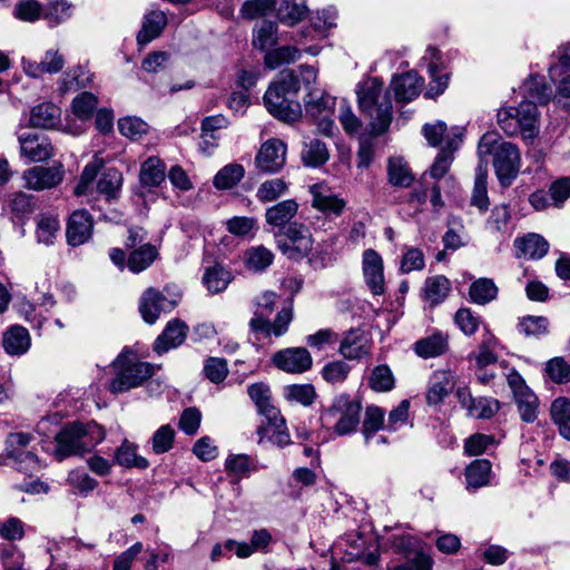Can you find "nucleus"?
<instances>
[{
	"instance_id": "nucleus-30",
	"label": "nucleus",
	"mask_w": 570,
	"mask_h": 570,
	"mask_svg": "<svg viewBox=\"0 0 570 570\" xmlns=\"http://www.w3.org/2000/svg\"><path fill=\"white\" fill-rule=\"evenodd\" d=\"M167 23V17L164 11L154 10L145 16L141 30L137 35V41L140 45H147L157 38Z\"/></svg>"
},
{
	"instance_id": "nucleus-42",
	"label": "nucleus",
	"mask_w": 570,
	"mask_h": 570,
	"mask_svg": "<svg viewBox=\"0 0 570 570\" xmlns=\"http://www.w3.org/2000/svg\"><path fill=\"white\" fill-rule=\"evenodd\" d=\"M43 20L49 27H56L72 16V4L68 0H49L42 7Z\"/></svg>"
},
{
	"instance_id": "nucleus-10",
	"label": "nucleus",
	"mask_w": 570,
	"mask_h": 570,
	"mask_svg": "<svg viewBox=\"0 0 570 570\" xmlns=\"http://www.w3.org/2000/svg\"><path fill=\"white\" fill-rule=\"evenodd\" d=\"M23 186L29 190L42 191L59 186L65 178L61 163L51 166H35L22 173Z\"/></svg>"
},
{
	"instance_id": "nucleus-35",
	"label": "nucleus",
	"mask_w": 570,
	"mask_h": 570,
	"mask_svg": "<svg viewBox=\"0 0 570 570\" xmlns=\"http://www.w3.org/2000/svg\"><path fill=\"white\" fill-rule=\"evenodd\" d=\"M550 415L562 438L570 441V400L563 396L553 400Z\"/></svg>"
},
{
	"instance_id": "nucleus-58",
	"label": "nucleus",
	"mask_w": 570,
	"mask_h": 570,
	"mask_svg": "<svg viewBox=\"0 0 570 570\" xmlns=\"http://www.w3.org/2000/svg\"><path fill=\"white\" fill-rule=\"evenodd\" d=\"M497 344L498 340L493 335L487 334L483 336L478 347V352L474 355V360L479 368L494 364L498 361V355L494 351Z\"/></svg>"
},
{
	"instance_id": "nucleus-64",
	"label": "nucleus",
	"mask_w": 570,
	"mask_h": 570,
	"mask_svg": "<svg viewBox=\"0 0 570 570\" xmlns=\"http://www.w3.org/2000/svg\"><path fill=\"white\" fill-rule=\"evenodd\" d=\"M13 16L24 22H35L43 19L42 6L36 0L19 1L13 9Z\"/></svg>"
},
{
	"instance_id": "nucleus-31",
	"label": "nucleus",
	"mask_w": 570,
	"mask_h": 570,
	"mask_svg": "<svg viewBox=\"0 0 570 570\" xmlns=\"http://www.w3.org/2000/svg\"><path fill=\"white\" fill-rule=\"evenodd\" d=\"M158 257V249L150 243H144L135 248L127 258V267L138 274L147 269Z\"/></svg>"
},
{
	"instance_id": "nucleus-37",
	"label": "nucleus",
	"mask_w": 570,
	"mask_h": 570,
	"mask_svg": "<svg viewBox=\"0 0 570 570\" xmlns=\"http://www.w3.org/2000/svg\"><path fill=\"white\" fill-rule=\"evenodd\" d=\"M387 178L391 185L401 188H407L414 181V176L409 165L401 157H393L389 159Z\"/></svg>"
},
{
	"instance_id": "nucleus-36",
	"label": "nucleus",
	"mask_w": 570,
	"mask_h": 570,
	"mask_svg": "<svg viewBox=\"0 0 570 570\" xmlns=\"http://www.w3.org/2000/svg\"><path fill=\"white\" fill-rule=\"evenodd\" d=\"M307 11L305 0H282L277 8V18L282 23L292 27L303 20Z\"/></svg>"
},
{
	"instance_id": "nucleus-60",
	"label": "nucleus",
	"mask_w": 570,
	"mask_h": 570,
	"mask_svg": "<svg viewBox=\"0 0 570 570\" xmlns=\"http://www.w3.org/2000/svg\"><path fill=\"white\" fill-rule=\"evenodd\" d=\"M118 129L122 136L136 140L147 134L149 126L138 117H124L118 121Z\"/></svg>"
},
{
	"instance_id": "nucleus-26",
	"label": "nucleus",
	"mask_w": 570,
	"mask_h": 570,
	"mask_svg": "<svg viewBox=\"0 0 570 570\" xmlns=\"http://www.w3.org/2000/svg\"><path fill=\"white\" fill-rule=\"evenodd\" d=\"M31 344V338L27 328L20 325L9 327L2 340L4 351L10 355L20 356L24 354Z\"/></svg>"
},
{
	"instance_id": "nucleus-25",
	"label": "nucleus",
	"mask_w": 570,
	"mask_h": 570,
	"mask_svg": "<svg viewBox=\"0 0 570 570\" xmlns=\"http://www.w3.org/2000/svg\"><path fill=\"white\" fill-rule=\"evenodd\" d=\"M514 246L518 256H523L527 259H541L549 250V243L541 235L534 233L517 238Z\"/></svg>"
},
{
	"instance_id": "nucleus-40",
	"label": "nucleus",
	"mask_w": 570,
	"mask_h": 570,
	"mask_svg": "<svg viewBox=\"0 0 570 570\" xmlns=\"http://www.w3.org/2000/svg\"><path fill=\"white\" fill-rule=\"evenodd\" d=\"M60 232V222L53 214H40L37 217L36 235L40 244L50 246Z\"/></svg>"
},
{
	"instance_id": "nucleus-32",
	"label": "nucleus",
	"mask_w": 570,
	"mask_h": 570,
	"mask_svg": "<svg viewBox=\"0 0 570 570\" xmlns=\"http://www.w3.org/2000/svg\"><path fill=\"white\" fill-rule=\"evenodd\" d=\"M523 100L534 101L538 105L547 104L551 96L552 90L546 83L543 77L530 76L521 87Z\"/></svg>"
},
{
	"instance_id": "nucleus-21",
	"label": "nucleus",
	"mask_w": 570,
	"mask_h": 570,
	"mask_svg": "<svg viewBox=\"0 0 570 570\" xmlns=\"http://www.w3.org/2000/svg\"><path fill=\"white\" fill-rule=\"evenodd\" d=\"M423 87V79L414 71L395 76L391 81V89L400 102H409L419 97Z\"/></svg>"
},
{
	"instance_id": "nucleus-47",
	"label": "nucleus",
	"mask_w": 570,
	"mask_h": 570,
	"mask_svg": "<svg viewBox=\"0 0 570 570\" xmlns=\"http://www.w3.org/2000/svg\"><path fill=\"white\" fill-rule=\"evenodd\" d=\"M301 56L299 50L294 46H283L276 49H271L265 53L264 62L267 68L276 69L284 63L296 61Z\"/></svg>"
},
{
	"instance_id": "nucleus-11",
	"label": "nucleus",
	"mask_w": 570,
	"mask_h": 570,
	"mask_svg": "<svg viewBox=\"0 0 570 570\" xmlns=\"http://www.w3.org/2000/svg\"><path fill=\"white\" fill-rule=\"evenodd\" d=\"M493 166L500 184L502 186L511 185L520 169L518 147L508 141L499 144L493 155Z\"/></svg>"
},
{
	"instance_id": "nucleus-23",
	"label": "nucleus",
	"mask_w": 570,
	"mask_h": 570,
	"mask_svg": "<svg viewBox=\"0 0 570 570\" xmlns=\"http://www.w3.org/2000/svg\"><path fill=\"white\" fill-rule=\"evenodd\" d=\"M187 326L179 320L168 322L164 332L156 338L154 343V351L157 354H163L179 346L186 338Z\"/></svg>"
},
{
	"instance_id": "nucleus-55",
	"label": "nucleus",
	"mask_w": 570,
	"mask_h": 570,
	"mask_svg": "<svg viewBox=\"0 0 570 570\" xmlns=\"http://www.w3.org/2000/svg\"><path fill=\"white\" fill-rule=\"evenodd\" d=\"M176 431L170 424H164L151 436V449L155 454H164L173 449Z\"/></svg>"
},
{
	"instance_id": "nucleus-27",
	"label": "nucleus",
	"mask_w": 570,
	"mask_h": 570,
	"mask_svg": "<svg viewBox=\"0 0 570 570\" xmlns=\"http://www.w3.org/2000/svg\"><path fill=\"white\" fill-rule=\"evenodd\" d=\"M337 10L334 7H328L322 11H317L313 18L312 27L303 29L298 33V38H295L297 43H303L307 35L313 30L322 37L326 36V32L332 28L336 27Z\"/></svg>"
},
{
	"instance_id": "nucleus-4",
	"label": "nucleus",
	"mask_w": 570,
	"mask_h": 570,
	"mask_svg": "<svg viewBox=\"0 0 570 570\" xmlns=\"http://www.w3.org/2000/svg\"><path fill=\"white\" fill-rule=\"evenodd\" d=\"M277 294L266 291L255 298L254 316L249 321L250 331L258 335L257 338L279 337L284 335L293 320L291 308L281 309L274 322L268 320L277 303Z\"/></svg>"
},
{
	"instance_id": "nucleus-16",
	"label": "nucleus",
	"mask_w": 570,
	"mask_h": 570,
	"mask_svg": "<svg viewBox=\"0 0 570 570\" xmlns=\"http://www.w3.org/2000/svg\"><path fill=\"white\" fill-rule=\"evenodd\" d=\"M274 364L287 373H304L313 364L312 356L305 347H289L273 356Z\"/></svg>"
},
{
	"instance_id": "nucleus-43",
	"label": "nucleus",
	"mask_w": 570,
	"mask_h": 570,
	"mask_svg": "<svg viewBox=\"0 0 570 570\" xmlns=\"http://www.w3.org/2000/svg\"><path fill=\"white\" fill-rule=\"evenodd\" d=\"M488 167L487 164L479 163L475 170L474 187L471 197V205L485 212L490 205L487 188Z\"/></svg>"
},
{
	"instance_id": "nucleus-9",
	"label": "nucleus",
	"mask_w": 570,
	"mask_h": 570,
	"mask_svg": "<svg viewBox=\"0 0 570 570\" xmlns=\"http://www.w3.org/2000/svg\"><path fill=\"white\" fill-rule=\"evenodd\" d=\"M167 292V287L164 292L155 287L144 291L139 299V313L146 323H156L161 313H170L177 306L180 295Z\"/></svg>"
},
{
	"instance_id": "nucleus-38",
	"label": "nucleus",
	"mask_w": 570,
	"mask_h": 570,
	"mask_svg": "<svg viewBox=\"0 0 570 570\" xmlns=\"http://www.w3.org/2000/svg\"><path fill=\"white\" fill-rule=\"evenodd\" d=\"M498 292V286L493 279L481 277L470 285L469 297L474 304L487 305L497 298Z\"/></svg>"
},
{
	"instance_id": "nucleus-24",
	"label": "nucleus",
	"mask_w": 570,
	"mask_h": 570,
	"mask_svg": "<svg viewBox=\"0 0 570 570\" xmlns=\"http://www.w3.org/2000/svg\"><path fill=\"white\" fill-rule=\"evenodd\" d=\"M449 348V337L441 332L433 333L416 341L413 351L421 358H432L443 355Z\"/></svg>"
},
{
	"instance_id": "nucleus-19",
	"label": "nucleus",
	"mask_w": 570,
	"mask_h": 570,
	"mask_svg": "<svg viewBox=\"0 0 570 570\" xmlns=\"http://www.w3.org/2000/svg\"><path fill=\"white\" fill-rule=\"evenodd\" d=\"M92 218L86 209L75 210L67 225V242L71 246H79L85 244L92 233Z\"/></svg>"
},
{
	"instance_id": "nucleus-14",
	"label": "nucleus",
	"mask_w": 570,
	"mask_h": 570,
	"mask_svg": "<svg viewBox=\"0 0 570 570\" xmlns=\"http://www.w3.org/2000/svg\"><path fill=\"white\" fill-rule=\"evenodd\" d=\"M20 155L29 161L40 163L53 155L51 140L43 134L24 132L19 135Z\"/></svg>"
},
{
	"instance_id": "nucleus-45",
	"label": "nucleus",
	"mask_w": 570,
	"mask_h": 570,
	"mask_svg": "<svg viewBox=\"0 0 570 570\" xmlns=\"http://www.w3.org/2000/svg\"><path fill=\"white\" fill-rule=\"evenodd\" d=\"M384 411L375 405L367 406L362 425V434L366 444H371L375 434L384 426Z\"/></svg>"
},
{
	"instance_id": "nucleus-53",
	"label": "nucleus",
	"mask_w": 570,
	"mask_h": 570,
	"mask_svg": "<svg viewBox=\"0 0 570 570\" xmlns=\"http://www.w3.org/2000/svg\"><path fill=\"white\" fill-rule=\"evenodd\" d=\"M274 259V254L264 246L249 248L245 254L246 267L254 272L266 269Z\"/></svg>"
},
{
	"instance_id": "nucleus-2",
	"label": "nucleus",
	"mask_w": 570,
	"mask_h": 570,
	"mask_svg": "<svg viewBox=\"0 0 570 570\" xmlns=\"http://www.w3.org/2000/svg\"><path fill=\"white\" fill-rule=\"evenodd\" d=\"M356 94L358 108L368 118L372 134L385 132L392 120V101L383 89V81L367 78L357 86Z\"/></svg>"
},
{
	"instance_id": "nucleus-1",
	"label": "nucleus",
	"mask_w": 570,
	"mask_h": 570,
	"mask_svg": "<svg viewBox=\"0 0 570 570\" xmlns=\"http://www.w3.org/2000/svg\"><path fill=\"white\" fill-rule=\"evenodd\" d=\"M298 91L299 79L296 73L293 70L282 71L263 97L267 111L281 121H296L302 116V107L296 99Z\"/></svg>"
},
{
	"instance_id": "nucleus-7",
	"label": "nucleus",
	"mask_w": 570,
	"mask_h": 570,
	"mask_svg": "<svg viewBox=\"0 0 570 570\" xmlns=\"http://www.w3.org/2000/svg\"><path fill=\"white\" fill-rule=\"evenodd\" d=\"M115 377L109 383L110 392L115 394L125 393L141 385L155 373V367L148 362L135 360L131 353H121L112 362Z\"/></svg>"
},
{
	"instance_id": "nucleus-63",
	"label": "nucleus",
	"mask_w": 570,
	"mask_h": 570,
	"mask_svg": "<svg viewBox=\"0 0 570 570\" xmlns=\"http://www.w3.org/2000/svg\"><path fill=\"white\" fill-rule=\"evenodd\" d=\"M276 8V0H246L240 13L246 19H257L266 16Z\"/></svg>"
},
{
	"instance_id": "nucleus-29",
	"label": "nucleus",
	"mask_w": 570,
	"mask_h": 570,
	"mask_svg": "<svg viewBox=\"0 0 570 570\" xmlns=\"http://www.w3.org/2000/svg\"><path fill=\"white\" fill-rule=\"evenodd\" d=\"M60 121V108L50 102H43L35 106L30 114V124L32 127L45 129L55 128Z\"/></svg>"
},
{
	"instance_id": "nucleus-62",
	"label": "nucleus",
	"mask_w": 570,
	"mask_h": 570,
	"mask_svg": "<svg viewBox=\"0 0 570 570\" xmlns=\"http://www.w3.org/2000/svg\"><path fill=\"white\" fill-rule=\"evenodd\" d=\"M8 458L13 460L19 471L29 475L38 472L42 468L39 458L30 451L17 452L16 450H11V455H8Z\"/></svg>"
},
{
	"instance_id": "nucleus-3",
	"label": "nucleus",
	"mask_w": 570,
	"mask_h": 570,
	"mask_svg": "<svg viewBox=\"0 0 570 570\" xmlns=\"http://www.w3.org/2000/svg\"><path fill=\"white\" fill-rule=\"evenodd\" d=\"M105 439L104 429L96 422H71L55 434L53 455L58 461L91 451Z\"/></svg>"
},
{
	"instance_id": "nucleus-46",
	"label": "nucleus",
	"mask_w": 570,
	"mask_h": 570,
	"mask_svg": "<svg viewBox=\"0 0 570 570\" xmlns=\"http://www.w3.org/2000/svg\"><path fill=\"white\" fill-rule=\"evenodd\" d=\"M288 190L287 183L282 178H272L263 181L256 191L261 203H272L284 196Z\"/></svg>"
},
{
	"instance_id": "nucleus-33",
	"label": "nucleus",
	"mask_w": 570,
	"mask_h": 570,
	"mask_svg": "<svg viewBox=\"0 0 570 570\" xmlns=\"http://www.w3.org/2000/svg\"><path fill=\"white\" fill-rule=\"evenodd\" d=\"M232 281V274L223 265L216 263L204 269L203 284L212 294L225 291Z\"/></svg>"
},
{
	"instance_id": "nucleus-52",
	"label": "nucleus",
	"mask_w": 570,
	"mask_h": 570,
	"mask_svg": "<svg viewBox=\"0 0 570 570\" xmlns=\"http://www.w3.org/2000/svg\"><path fill=\"white\" fill-rule=\"evenodd\" d=\"M302 159L306 166L317 167L327 161L328 150L324 142L318 139H312L305 144L302 150Z\"/></svg>"
},
{
	"instance_id": "nucleus-48",
	"label": "nucleus",
	"mask_w": 570,
	"mask_h": 570,
	"mask_svg": "<svg viewBox=\"0 0 570 570\" xmlns=\"http://www.w3.org/2000/svg\"><path fill=\"white\" fill-rule=\"evenodd\" d=\"M514 400L521 420L525 423L534 422L539 412V400L537 395L529 390L514 396Z\"/></svg>"
},
{
	"instance_id": "nucleus-56",
	"label": "nucleus",
	"mask_w": 570,
	"mask_h": 570,
	"mask_svg": "<svg viewBox=\"0 0 570 570\" xmlns=\"http://www.w3.org/2000/svg\"><path fill=\"white\" fill-rule=\"evenodd\" d=\"M518 331L527 337L541 336L548 333L549 320L544 316H523L518 322Z\"/></svg>"
},
{
	"instance_id": "nucleus-22",
	"label": "nucleus",
	"mask_w": 570,
	"mask_h": 570,
	"mask_svg": "<svg viewBox=\"0 0 570 570\" xmlns=\"http://www.w3.org/2000/svg\"><path fill=\"white\" fill-rule=\"evenodd\" d=\"M492 464L489 460H473L464 470L465 489L474 492L491 483Z\"/></svg>"
},
{
	"instance_id": "nucleus-57",
	"label": "nucleus",
	"mask_w": 570,
	"mask_h": 570,
	"mask_svg": "<svg viewBox=\"0 0 570 570\" xmlns=\"http://www.w3.org/2000/svg\"><path fill=\"white\" fill-rule=\"evenodd\" d=\"M553 61L549 66V76L570 75V42L560 45L552 53Z\"/></svg>"
},
{
	"instance_id": "nucleus-20",
	"label": "nucleus",
	"mask_w": 570,
	"mask_h": 570,
	"mask_svg": "<svg viewBox=\"0 0 570 570\" xmlns=\"http://www.w3.org/2000/svg\"><path fill=\"white\" fill-rule=\"evenodd\" d=\"M371 343L366 333L352 328L344 333L338 352L346 360H360L370 353Z\"/></svg>"
},
{
	"instance_id": "nucleus-34",
	"label": "nucleus",
	"mask_w": 570,
	"mask_h": 570,
	"mask_svg": "<svg viewBox=\"0 0 570 570\" xmlns=\"http://www.w3.org/2000/svg\"><path fill=\"white\" fill-rule=\"evenodd\" d=\"M451 291L450 281L443 275L428 277L424 282L423 297L431 305L442 303Z\"/></svg>"
},
{
	"instance_id": "nucleus-17",
	"label": "nucleus",
	"mask_w": 570,
	"mask_h": 570,
	"mask_svg": "<svg viewBox=\"0 0 570 570\" xmlns=\"http://www.w3.org/2000/svg\"><path fill=\"white\" fill-rule=\"evenodd\" d=\"M456 375L450 370L434 371L428 383L425 399L429 405H439L453 391Z\"/></svg>"
},
{
	"instance_id": "nucleus-12",
	"label": "nucleus",
	"mask_w": 570,
	"mask_h": 570,
	"mask_svg": "<svg viewBox=\"0 0 570 570\" xmlns=\"http://www.w3.org/2000/svg\"><path fill=\"white\" fill-rule=\"evenodd\" d=\"M362 273L364 282L373 295L385 293L384 264L382 256L367 248L362 254Z\"/></svg>"
},
{
	"instance_id": "nucleus-61",
	"label": "nucleus",
	"mask_w": 570,
	"mask_h": 570,
	"mask_svg": "<svg viewBox=\"0 0 570 570\" xmlns=\"http://www.w3.org/2000/svg\"><path fill=\"white\" fill-rule=\"evenodd\" d=\"M98 105L97 97L90 92H81L73 98L71 108L75 116L79 119H88L96 110Z\"/></svg>"
},
{
	"instance_id": "nucleus-18",
	"label": "nucleus",
	"mask_w": 570,
	"mask_h": 570,
	"mask_svg": "<svg viewBox=\"0 0 570 570\" xmlns=\"http://www.w3.org/2000/svg\"><path fill=\"white\" fill-rule=\"evenodd\" d=\"M298 208V203L293 198L278 202L268 207L265 212V220L271 228L269 230L274 234V232L287 228L293 223L292 219L297 215Z\"/></svg>"
},
{
	"instance_id": "nucleus-39",
	"label": "nucleus",
	"mask_w": 570,
	"mask_h": 570,
	"mask_svg": "<svg viewBox=\"0 0 570 570\" xmlns=\"http://www.w3.org/2000/svg\"><path fill=\"white\" fill-rule=\"evenodd\" d=\"M115 463L127 469L137 468L144 470L149 466L148 460L137 454V445L128 440H124L116 450Z\"/></svg>"
},
{
	"instance_id": "nucleus-44",
	"label": "nucleus",
	"mask_w": 570,
	"mask_h": 570,
	"mask_svg": "<svg viewBox=\"0 0 570 570\" xmlns=\"http://www.w3.org/2000/svg\"><path fill=\"white\" fill-rule=\"evenodd\" d=\"M165 164L158 157H149L140 167V181L145 186H159L165 179Z\"/></svg>"
},
{
	"instance_id": "nucleus-41",
	"label": "nucleus",
	"mask_w": 570,
	"mask_h": 570,
	"mask_svg": "<svg viewBox=\"0 0 570 570\" xmlns=\"http://www.w3.org/2000/svg\"><path fill=\"white\" fill-rule=\"evenodd\" d=\"M278 41L277 24L264 20L253 30V45L262 51H269Z\"/></svg>"
},
{
	"instance_id": "nucleus-6",
	"label": "nucleus",
	"mask_w": 570,
	"mask_h": 570,
	"mask_svg": "<svg viewBox=\"0 0 570 570\" xmlns=\"http://www.w3.org/2000/svg\"><path fill=\"white\" fill-rule=\"evenodd\" d=\"M540 115L534 101L522 100L517 107L498 110L497 119L507 136L520 135L524 141L532 144L539 135Z\"/></svg>"
},
{
	"instance_id": "nucleus-59",
	"label": "nucleus",
	"mask_w": 570,
	"mask_h": 570,
	"mask_svg": "<svg viewBox=\"0 0 570 570\" xmlns=\"http://www.w3.org/2000/svg\"><path fill=\"white\" fill-rule=\"evenodd\" d=\"M500 410V402L492 397L480 396L474 397L470 409L468 410L469 415L475 419H491Z\"/></svg>"
},
{
	"instance_id": "nucleus-49",
	"label": "nucleus",
	"mask_w": 570,
	"mask_h": 570,
	"mask_svg": "<svg viewBox=\"0 0 570 570\" xmlns=\"http://www.w3.org/2000/svg\"><path fill=\"white\" fill-rule=\"evenodd\" d=\"M122 184V174L116 168L106 169L97 183V190L108 199L117 197Z\"/></svg>"
},
{
	"instance_id": "nucleus-13",
	"label": "nucleus",
	"mask_w": 570,
	"mask_h": 570,
	"mask_svg": "<svg viewBox=\"0 0 570 570\" xmlns=\"http://www.w3.org/2000/svg\"><path fill=\"white\" fill-rule=\"evenodd\" d=\"M312 196V207L327 216L338 217L346 207V202L334 194L325 183L313 184L308 187Z\"/></svg>"
},
{
	"instance_id": "nucleus-50",
	"label": "nucleus",
	"mask_w": 570,
	"mask_h": 570,
	"mask_svg": "<svg viewBox=\"0 0 570 570\" xmlns=\"http://www.w3.org/2000/svg\"><path fill=\"white\" fill-rule=\"evenodd\" d=\"M284 396L289 402L309 406L316 399V391L312 384H292L284 386Z\"/></svg>"
},
{
	"instance_id": "nucleus-8",
	"label": "nucleus",
	"mask_w": 570,
	"mask_h": 570,
	"mask_svg": "<svg viewBox=\"0 0 570 570\" xmlns=\"http://www.w3.org/2000/svg\"><path fill=\"white\" fill-rule=\"evenodd\" d=\"M278 249L289 259H302L313 249L314 239L309 228L299 222H293L285 229L274 232Z\"/></svg>"
},
{
	"instance_id": "nucleus-15",
	"label": "nucleus",
	"mask_w": 570,
	"mask_h": 570,
	"mask_svg": "<svg viewBox=\"0 0 570 570\" xmlns=\"http://www.w3.org/2000/svg\"><path fill=\"white\" fill-rule=\"evenodd\" d=\"M286 160V145L276 138L268 139L265 141L257 156H256V165L257 167L265 173H276L283 168Z\"/></svg>"
},
{
	"instance_id": "nucleus-5",
	"label": "nucleus",
	"mask_w": 570,
	"mask_h": 570,
	"mask_svg": "<svg viewBox=\"0 0 570 570\" xmlns=\"http://www.w3.org/2000/svg\"><path fill=\"white\" fill-rule=\"evenodd\" d=\"M361 413L362 404L356 397L340 393L321 412L322 425L338 436L351 435L358 429Z\"/></svg>"
},
{
	"instance_id": "nucleus-54",
	"label": "nucleus",
	"mask_w": 570,
	"mask_h": 570,
	"mask_svg": "<svg viewBox=\"0 0 570 570\" xmlns=\"http://www.w3.org/2000/svg\"><path fill=\"white\" fill-rule=\"evenodd\" d=\"M395 380L387 365L375 366L368 376V386L376 392H389L394 387Z\"/></svg>"
},
{
	"instance_id": "nucleus-28",
	"label": "nucleus",
	"mask_w": 570,
	"mask_h": 570,
	"mask_svg": "<svg viewBox=\"0 0 570 570\" xmlns=\"http://www.w3.org/2000/svg\"><path fill=\"white\" fill-rule=\"evenodd\" d=\"M273 542V537L267 529L254 530L250 535L249 543L240 542L236 549V556L240 559L250 557L255 552L266 553L269 551V546Z\"/></svg>"
},
{
	"instance_id": "nucleus-51",
	"label": "nucleus",
	"mask_w": 570,
	"mask_h": 570,
	"mask_svg": "<svg viewBox=\"0 0 570 570\" xmlns=\"http://www.w3.org/2000/svg\"><path fill=\"white\" fill-rule=\"evenodd\" d=\"M245 170L242 165L229 164L223 167L214 178V185L218 189H230L244 177Z\"/></svg>"
}]
</instances>
